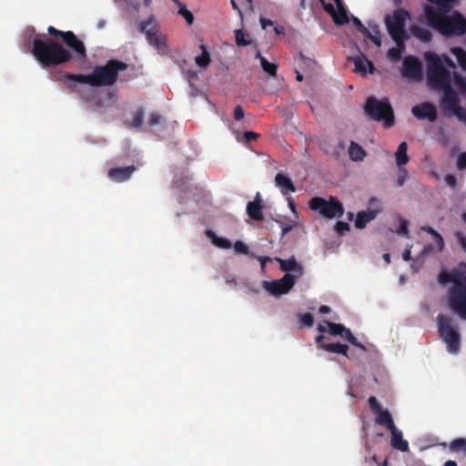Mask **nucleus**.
I'll use <instances>...</instances> for the list:
<instances>
[{"instance_id":"nucleus-1","label":"nucleus","mask_w":466,"mask_h":466,"mask_svg":"<svg viewBox=\"0 0 466 466\" xmlns=\"http://www.w3.org/2000/svg\"><path fill=\"white\" fill-rule=\"evenodd\" d=\"M437 5H425L423 7L427 24L444 36H460L466 34V17L459 11L449 13L456 0H428Z\"/></svg>"},{"instance_id":"nucleus-2","label":"nucleus","mask_w":466,"mask_h":466,"mask_svg":"<svg viewBox=\"0 0 466 466\" xmlns=\"http://www.w3.org/2000/svg\"><path fill=\"white\" fill-rule=\"evenodd\" d=\"M128 65L117 59H110L104 66H96L90 74L66 73L64 78L79 84L91 86H110L116 84L118 73L127 70Z\"/></svg>"},{"instance_id":"nucleus-3","label":"nucleus","mask_w":466,"mask_h":466,"mask_svg":"<svg viewBox=\"0 0 466 466\" xmlns=\"http://www.w3.org/2000/svg\"><path fill=\"white\" fill-rule=\"evenodd\" d=\"M32 53L45 66H59L71 60V53L61 44L43 35L33 40Z\"/></svg>"},{"instance_id":"nucleus-4","label":"nucleus","mask_w":466,"mask_h":466,"mask_svg":"<svg viewBox=\"0 0 466 466\" xmlns=\"http://www.w3.org/2000/svg\"><path fill=\"white\" fill-rule=\"evenodd\" d=\"M428 61L427 80L431 88L441 89L451 85V73L447 69L440 56L435 53L428 52L425 54Z\"/></svg>"},{"instance_id":"nucleus-5","label":"nucleus","mask_w":466,"mask_h":466,"mask_svg":"<svg viewBox=\"0 0 466 466\" xmlns=\"http://www.w3.org/2000/svg\"><path fill=\"white\" fill-rule=\"evenodd\" d=\"M364 111L370 119L383 121L386 127H391L395 123L393 109L388 98L379 100L375 96L368 97Z\"/></svg>"},{"instance_id":"nucleus-6","label":"nucleus","mask_w":466,"mask_h":466,"mask_svg":"<svg viewBox=\"0 0 466 466\" xmlns=\"http://www.w3.org/2000/svg\"><path fill=\"white\" fill-rule=\"evenodd\" d=\"M438 331L442 340L447 345L450 353L456 354L461 349V335L454 326L453 319L444 314H439L436 318Z\"/></svg>"},{"instance_id":"nucleus-7","label":"nucleus","mask_w":466,"mask_h":466,"mask_svg":"<svg viewBox=\"0 0 466 466\" xmlns=\"http://www.w3.org/2000/svg\"><path fill=\"white\" fill-rule=\"evenodd\" d=\"M410 17L408 11L404 9H397L392 15H387L384 22L393 41L402 42L410 38L408 32L405 29L406 20Z\"/></svg>"},{"instance_id":"nucleus-8","label":"nucleus","mask_w":466,"mask_h":466,"mask_svg":"<svg viewBox=\"0 0 466 466\" xmlns=\"http://www.w3.org/2000/svg\"><path fill=\"white\" fill-rule=\"evenodd\" d=\"M309 208L327 218H339L344 212L342 204L334 197L329 200L314 197L309 200Z\"/></svg>"},{"instance_id":"nucleus-9","label":"nucleus","mask_w":466,"mask_h":466,"mask_svg":"<svg viewBox=\"0 0 466 466\" xmlns=\"http://www.w3.org/2000/svg\"><path fill=\"white\" fill-rule=\"evenodd\" d=\"M47 32L55 37L61 38L78 58L84 59L86 57V50L84 43L78 39L72 31H61L50 25L47 28Z\"/></svg>"},{"instance_id":"nucleus-10","label":"nucleus","mask_w":466,"mask_h":466,"mask_svg":"<svg viewBox=\"0 0 466 466\" xmlns=\"http://www.w3.org/2000/svg\"><path fill=\"white\" fill-rule=\"evenodd\" d=\"M438 282L441 285L453 283L451 289H461L466 287V265L461 263L459 268L448 271L442 269L438 275Z\"/></svg>"},{"instance_id":"nucleus-11","label":"nucleus","mask_w":466,"mask_h":466,"mask_svg":"<svg viewBox=\"0 0 466 466\" xmlns=\"http://www.w3.org/2000/svg\"><path fill=\"white\" fill-rule=\"evenodd\" d=\"M448 306L461 319L466 320V288L450 289Z\"/></svg>"},{"instance_id":"nucleus-12","label":"nucleus","mask_w":466,"mask_h":466,"mask_svg":"<svg viewBox=\"0 0 466 466\" xmlns=\"http://www.w3.org/2000/svg\"><path fill=\"white\" fill-rule=\"evenodd\" d=\"M296 276L286 273L280 279L263 281V287L271 295L279 296L288 293L295 285Z\"/></svg>"},{"instance_id":"nucleus-13","label":"nucleus","mask_w":466,"mask_h":466,"mask_svg":"<svg viewBox=\"0 0 466 466\" xmlns=\"http://www.w3.org/2000/svg\"><path fill=\"white\" fill-rule=\"evenodd\" d=\"M422 66L419 59L413 56H408L403 59L401 75L405 78L417 79L421 76Z\"/></svg>"},{"instance_id":"nucleus-14","label":"nucleus","mask_w":466,"mask_h":466,"mask_svg":"<svg viewBox=\"0 0 466 466\" xmlns=\"http://www.w3.org/2000/svg\"><path fill=\"white\" fill-rule=\"evenodd\" d=\"M150 24L151 22L149 20L142 21L138 25L139 31L146 34L147 43L150 46H154L157 50H163L166 48L165 41L160 35H157V31L147 28Z\"/></svg>"},{"instance_id":"nucleus-15","label":"nucleus","mask_w":466,"mask_h":466,"mask_svg":"<svg viewBox=\"0 0 466 466\" xmlns=\"http://www.w3.org/2000/svg\"><path fill=\"white\" fill-rule=\"evenodd\" d=\"M411 112L415 117L419 119H428L431 122L435 121L438 116L436 107L429 102H424L413 106Z\"/></svg>"},{"instance_id":"nucleus-16","label":"nucleus","mask_w":466,"mask_h":466,"mask_svg":"<svg viewBox=\"0 0 466 466\" xmlns=\"http://www.w3.org/2000/svg\"><path fill=\"white\" fill-rule=\"evenodd\" d=\"M136 169L137 168L134 165L125 167H112L108 170L107 177L113 182L122 183L128 180Z\"/></svg>"},{"instance_id":"nucleus-17","label":"nucleus","mask_w":466,"mask_h":466,"mask_svg":"<svg viewBox=\"0 0 466 466\" xmlns=\"http://www.w3.org/2000/svg\"><path fill=\"white\" fill-rule=\"evenodd\" d=\"M443 96L441 98V106L450 111H456L459 108V98L451 85L447 87H441Z\"/></svg>"},{"instance_id":"nucleus-18","label":"nucleus","mask_w":466,"mask_h":466,"mask_svg":"<svg viewBox=\"0 0 466 466\" xmlns=\"http://www.w3.org/2000/svg\"><path fill=\"white\" fill-rule=\"evenodd\" d=\"M262 208L263 205L260 194L257 193L255 199L253 201H249L247 205V214L251 219L260 221L264 218Z\"/></svg>"},{"instance_id":"nucleus-19","label":"nucleus","mask_w":466,"mask_h":466,"mask_svg":"<svg viewBox=\"0 0 466 466\" xmlns=\"http://www.w3.org/2000/svg\"><path fill=\"white\" fill-rule=\"evenodd\" d=\"M380 212V208H379L373 209L369 208L367 210L358 212L355 220V227L360 229L364 228L367 224L373 220Z\"/></svg>"},{"instance_id":"nucleus-20","label":"nucleus","mask_w":466,"mask_h":466,"mask_svg":"<svg viewBox=\"0 0 466 466\" xmlns=\"http://www.w3.org/2000/svg\"><path fill=\"white\" fill-rule=\"evenodd\" d=\"M390 431V444L398 451H407L409 450V442L403 439L402 432L396 426L389 429Z\"/></svg>"},{"instance_id":"nucleus-21","label":"nucleus","mask_w":466,"mask_h":466,"mask_svg":"<svg viewBox=\"0 0 466 466\" xmlns=\"http://www.w3.org/2000/svg\"><path fill=\"white\" fill-rule=\"evenodd\" d=\"M275 184L280 189L283 195H288L296 191L292 180L285 174L279 172L275 177Z\"/></svg>"},{"instance_id":"nucleus-22","label":"nucleus","mask_w":466,"mask_h":466,"mask_svg":"<svg viewBox=\"0 0 466 466\" xmlns=\"http://www.w3.org/2000/svg\"><path fill=\"white\" fill-rule=\"evenodd\" d=\"M355 72L359 74L365 75L367 73V66H369V71L372 74L375 71V66L371 61H370L364 56H356L353 58Z\"/></svg>"},{"instance_id":"nucleus-23","label":"nucleus","mask_w":466,"mask_h":466,"mask_svg":"<svg viewBox=\"0 0 466 466\" xmlns=\"http://www.w3.org/2000/svg\"><path fill=\"white\" fill-rule=\"evenodd\" d=\"M277 260L279 261L280 269L282 271H295L298 273L296 278L302 274V268L298 264L296 258L293 256L288 259L277 258Z\"/></svg>"},{"instance_id":"nucleus-24","label":"nucleus","mask_w":466,"mask_h":466,"mask_svg":"<svg viewBox=\"0 0 466 466\" xmlns=\"http://www.w3.org/2000/svg\"><path fill=\"white\" fill-rule=\"evenodd\" d=\"M374 414L376 415L375 421L377 424L384 426L388 430L395 426L392 416L387 409H380Z\"/></svg>"},{"instance_id":"nucleus-25","label":"nucleus","mask_w":466,"mask_h":466,"mask_svg":"<svg viewBox=\"0 0 466 466\" xmlns=\"http://www.w3.org/2000/svg\"><path fill=\"white\" fill-rule=\"evenodd\" d=\"M351 21L360 33L370 39L377 46H381V40L378 36L372 35L369 28H367L358 17L352 16Z\"/></svg>"},{"instance_id":"nucleus-26","label":"nucleus","mask_w":466,"mask_h":466,"mask_svg":"<svg viewBox=\"0 0 466 466\" xmlns=\"http://www.w3.org/2000/svg\"><path fill=\"white\" fill-rule=\"evenodd\" d=\"M320 348L326 351L332 353L342 354L345 357H348L349 346L346 344H342L339 342L337 343H324L320 345Z\"/></svg>"},{"instance_id":"nucleus-27","label":"nucleus","mask_w":466,"mask_h":466,"mask_svg":"<svg viewBox=\"0 0 466 466\" xmlns=\"http://www.w3.org/2000/svg\"><path fill=\"white\" fill-rule=\"evenodd\" d=\"M349 156L353 161H361L366 156V151L358 143L351 141L349 147Z\"/></svg>"},{"instance_id":"nucleus-28","label":"nucleus","mask_w":466,"mask_h":466,"mask_svg":"<svg viewBox=\"0 0 466 466\" xmlns=\"http://www.w3.org/2000/svg\"><path fill=\"white\" fill-rule=\"evenodd\" d=\"M206 234L210 238L212 244L215 245L216 247H218L219 248H225V249L231 248V242L228 238H222V237H218L210 229L207 230Z\"/></svg>"},{"instance_id":"nucleus-29","label":"nucleus","mask_w":466,"mask_h":466,"mask_svg":"<svg viewBox=\"0 0 466 466\" xmlns=\"http://www.w3.org/2000/svg\"><path fill=\"white\" fill-rule=\"evenodd\" d=\"M407 148H408V146H407L406 142H401L397 148L395 157H396V163L399 167L406 165L409 162L410 158L407 155Z\"/></svg>"},{"instance_id":"nucleus-30","label":"nucleus","mask_w":466,"mask_h":466,"mask_svg":"<svg viewBox=\"0 0 466 466\" xmlns=\"http://www.w3.org/2000/svg\"><path fill=\"white\" fill-rule=\"evenodd\" d=\"M412 35L424 43H428L432 39V34L430 30L420 27L419 25H413L410 28Z\"/></svg>"},{"instance_id":"nucleus-31","label":"nucleus","mask_w":466,"mask_h":466,"mask_svg":"<svg viewBox=\"0 0 466 466\" xmlns=\"http://www.w3.org/2000/svg\"><path fill=\"white\" fill-rule=\"evenodd\" d=\"M256 58H258L262 69L268 73L270 76H276L278 71V66L274 63L268 62L264 56H261L260 52L258 51Z\"/></svg>"},{"instance_id":"nucleus-32","label":"nucleus","mask_w":466,"mask_h":466,"mask_svg":"<svg viewBox=\"0 0 466 466\" xmlns=\"http://www.w3.org/2000/svg\"><path fill=\"white\" fill-rule=\"evenodd\" d=\"M421 230L425 231L432 236L433 240L436 244V247H437V249L439 252H441L444 249L445 243H444L442 237L441 236V234L439 232H437L431 226H423V227H421Z\"/></svg>"},{"instance_id":"nucleus-33","label":"nucleus","mask_w":466,"mask_h":466,"mask_svg":"<svg viewBox=\"0 0 466 466\" xmlns=\"http://www.w3.org/2000/svg\"><path fill=\"white\" fill-rule=\"evenodd\" d=\"M421 230L425 231L432 236L433 240L436 244V247H437V249L439 252H441L444 249L445 243H444L442 237L441 236V234L439 232H437L431 226H423V227H421Z\"/></svg>"},{"instance_id":"nucleus-34","label":"nucleus","mask_w":466,"mask_h":466,"mask_svg":"<svg viewBox=\"0 0 466 466\" xmlns=\"http://www.w3.org/2000/svg\"><path fill=\"white\" fill-rule=\"evenodd\" d=\"M405 42L406 41H402L401 43L398 42V41H394V43L396 44V46L391 47L388 50V57L390 60L397 62L400 59L401 55L405 50Z\"/></svg>"},{"instance_id":"nucleus-35","label":"nucleus","mask_w":466,"mask_h":466,"mask_svg":"<svg viewBox=\"0 0 466 466\" xmlns=\"http://www.w3.org/2000/svg\"><path fill=\"white\" fill-rule=\"evenodd\" d=\"M200 48L202 53L201 55L196 56L195 61L199 67L206 68L211 62L210 55L205 46H200Z\"/></svg>"},{"instance_id":"nucleus-36","label":"nucleus","mask_w":466,"mask_h":466,"mask_svg":"<svg viewBox=\"0 0 466 466\" xmlns=\"http://www.w3.org/2000/svg\"><path fill=\"white\" fill-rule=\"evenodd\" d=\"M451 54L456 57L457 62L462 70H466V51L460 46L451 49Z\"/></svg>"},{"instance_id":"nucleus-37","label":"nucleus","mask_w":466,"mask_h":466,"mask_svg":"<svg viewBox=\"0 0 466 466\" xmlns=\"http://www.w3.org/2000/svg\"><path fill=\"white\" fill-rule=\"evenodd\" d=\"M340 337L342 339L348 340L353 346L360 349L361 350H363V351L366 350L365 346L361 342H360L358 340V339L355 336H353L350 329L346 328L345 326H344V330H342V335H340Z\"/></svg>"},{"instance_id":"nucleus-38","label":"nucleus","mask_w":466,"mask_h":466,"mask_svg":"<svg viewBox=\"0 0 466 466\" xmlns=\"http://www.w3.org/2000/svg\"><path fill=\"white\" fill-rule=\"evenodd\" d=\"M324 9L332 16L334 23L337 25H343L350 22V19H342L338 12L335 10L332 4H327L324 5Z\"/></svg>"},{"instance_id":"nucleus-39","label":"nucleus","mask_w":466,"mask_h":466,"mask_svg":"<svg viewBox=\"0 0 466 466\" xmlns=\"http://www.w3.org/2000/svg\"><path fill=\"white\" fill-rule=\"evenodd\" d=\"M325 324L329 327V332L333 336L342 335L344 330V325L340 323H333L330 321H325Z\"/></svg>"},{"instance_id":"nucleus-40","label":"nucleus","mask_w":466,"mask_h":466,"mask_svg":"<svg viewBox=\"0 0 466 466\" xmlns=\"http://www.w3.org/2000/svg\"><path fill=\"white\" fill-rule=\"evenodd\" d=\"M236 44L239 46H247L250 45L251 41L248 40L242 29L235 30Z\"/></svg>"},{"instance_id":"nucleus-41","label":"nucleus","mask_w":466,"mask_h":466,"mask_svg":"<svg viewBox=\"0 0 466 466\" xmlns=\"http://www.w3.org/2000/svg\"><path fill=\"white\" fill-rule=\"evenodd\" d=\"M451 449L455 451H466V439L458 438L451 441Z\"/></svg>"},{"instance_id":"nucleus-42","label":"nucleus","mask_w":466,"mask_h":466,"mask_svg":"<svg viewBox=\"0 0 466 466\" xmlns=\"http://www.w3.org/2000/svg\"><path fill=\"white\" fill-rule=\"evenodd\" d=\"M144 121V111L142 108L138 109L132 118L131 126L134 127H140Z\"/></svg>"},{"instance_id":"nucleus-43","label":"nucleus","mask_w":466,"mask_h":466,"mask_svg":"<svg viewBox=\"0 0 466 466\" xmlns=\"http://www.w3.org/2000/svg\"><path fill=\"white\" fill-rule=\"evenodd\" d=\"M178 14L184 16L187 24L191 25L193 23L194 15L190 11L187 9L185 5L179 4Z\"/></svg>"},{"instance_id":"nucleus-44","label":"nucleus","mask_w":466,"mask_h":466,"mask_svg":"<svg viewBox=\"0 0 466 466\" xmlns=\"http://www.w3.org/2000/svg\"><path fill=\"white\" fill-rule=\"evenodd\" d=\"M299 320L302 326L310 328L314 324V318L310 313H304L299 316Z\"/></svg>"},{"instance_id":"nucleus-45","label":"nucleus","mask_w":466,"mask_h":466,"mask_svg":"<svg viewBox=\"0 0 466 466\" xmlns=\"http://www.w3.org/2000/svg\"><path fill=\"white\" fill-rule=\"evenodd\" d=\"M336 5H337V7H338V14L340 15V18L342 19H350L349 16H348V11L343 4V1L342 0H334Z\"/></svg>"},{"instance_id":"nucleus-46","label":"nucleus","mask_w":466,"mask_h":466,"mask_svg":"<svg viewBox=\"0 0 466 466\" xmlns=\"http://www.w3.org/2000/svg\"><path fill=\"white\" fill-rule=\"evenodd\" d=\"M336 5H337V7H338V14L340 15V18L342 19H350L349 16H348V11L343 4V1L342 0H334Z\"/></svg>"},{"instance_id":"nucleus-47","label":"nucleus","mask_w":466,"mask_h":466,"mask_svg":"<svg viewBox=\"0 0 466 466\" xmlns=\"http://www.w3.org/2000/svg\"><path fill=\"white\" fill-rule=\"evenodd\" d=\"M335 229L339 235H344L346 232L350 231V227L347 222L338 221Z\"/></svg>"},{"instance_id":"nucleus-48","label":"nucleus","mask_w":466,"mask_h":466,"mask_svg":"<svg viewBox=\"0 0 466 466\" xmlns=\"http://www.w3.org/2000/svg\"><path fill=\"white\" fill-rule=\"evenodd\" d=\"M161 120H162L161 115H159L157 112H153V113H151L149 115V118L147 120V124L150 127H154V126L158 125L161 122Z\"/></svg>"},{"instance_id":"nucleus-49","label":"nucleus","mask_w":466,"mask_h":466,"mask_svg":"<svg viewBox=\"0 0 466 466\" xmlns=\"http://www.w3.org/2000/svg\"><path fill=\"white\" fill-rule=\"evenodd\" d=\"M234 249L236 252L247 255L248 254V246L242 242V241H237L234 244Z\"/></svg>"},{"instance_id":"nucleus-50","label":"nucleus","mask_w":466,"mask_h":466,"mask_svg":"<svg viewBox=\"0 0 466 466\" xmlns=\"http://www.w3.org/2000/svg\"><path fill=\"white\" fill-rule=\"evenodd\" d=\"M397 233L398 235L409 236V222L406 219H400V225Z\"/></svg>"},{"instance_id":"nucleus-51","label":"nucleus","mask_w":466,"mask_h":466,"mask_svg":"<svg viewBox=\"0 0 466 466\" xmlns=\"http://www.w3.org/2000/svg\"><path fill=\"white\" fill-rule=\"evenodd\" d=\"M368 401H369L370 408L373 413H375L378 410H380V409H382L381 406L380 405L379 401L377 400L376 397L370 396L369 398Z\"/></svg>"},{"instance_id":"nucleus-52","label":"nucleus","mask_w":466,"mask_h":466,"mask_svg":"<svg viewBox=\"0 0 466 466\" xmlns=\"http://www.w3.org/2000/svg\"><path fill=\"white\" fill-rule=\"evenodd\" d=\"M455 237L461 249L466 252V236L462 232H457Z\"/></svg>"},{"instance_id":"nucleus-53","label":"nucleus","mask_w":466,"mask_h":466,"mask_svg":"<svg viewBox=\"0 0 466 466\" xmlns=\"http://www.w3.org/2000/svg\"><path fill=\"white\" fill-rule=\"evenodd\" d=\"M457 167L460 170L466 168V152L461 153L457 159Z\"/></svg>"},{"instance_id":"nucleus-54","label":"nucleus","mask_w":466,"mask_h":466,"mask_svg":"<svg viewBox=\"0 0 466 466\" xmlns=\"http://www.w3.org/2000/svg\"><path fill=\"white\" fill-rule=\"evenodd\" d=\"M408 177V171L402 167H400V174L397 179L398 186H402Z\"/></svg>"},{"instance_id":"nucleus-55","label":"nucleus","mask_w":466,"mask_h":466,"mask_svg":"<svg viewBox=\"0 0 466 466\" xmlns=\"http://www.w3.org/2000/svg\"><path fill=\"white\" fill-rule=\"evenodd\" d=\"M441 58L442 59L443 65H444L445 67L448 66V67L453 68V69L456 67L454 62L452 61V59L449 56L442 55L441 56Z\"/></svg>"},{"instance_id":"nucleus-56","label":"nucleus","mask_w":466,"mask_h":466,"mask_svg":"<svg viewBox=\"0 0 466 466\" xmlns=\"http://www.w3.org/2000/svg\"><path fill=\"white\" fill-rule=\"evenodd\" d=\"M369 26H370L369 30L370 31L372 35H376V36H378L380 39V26L377 24H372V23H369Z\"/></svg>"},{"instance_id":"nucleus-57","label":"nucleus","mask_w":466,"mask_h":466,"mask_svg":"<svg viewBox=\"0 0 466 466\" xmlns=\"http://www.w3.org/2000/svg\"><path fill=\"white\" fill-rule=\"evenodd\" d=\"M234 117L236 120H240L244 117V111L240 106L234 108Z\"/></svg>"},{"instance_id":"nucleus-58","label":"nucleus","mask_w":466,"mask_h":466,"mask_svg":"<svg viewBox=\"0 0 466 466\" xmlns=\"http://www.w3.org/2000/svg\"><path fill=\"white\" fill-rule=\"evenodd\" d=\"M259 137V135L253 131H245L244 132V137L247 142L251 141L252 139H256Z\"/></svg>"},{"instance_id":"nucleus-59","label":"nucleus","mask_w":466,"mask_h":466,"mask_svg":"<svg viewBox=\"0 0 466 466\" xmlns=\"http://www.w3.org/2000/svg\"><path fill=\"white\" fill-rule=\"evenodd\" d=\"M411 248L412 246H409L403 252L402 254V258L405 260V261H410L411 260Z\"/></svg>"},{"instance_id":"nucleus-60","label":"nucleus","mask_w":466,"mask_h":466,"mask_svg":"<svg viewBox=\"0 0 466 466\" xmlns=\"http://www.w3.org/2000/svg\"><path fill=\"white\" fill-rule=\"evenodd\" d=\"M432 250H433V245L428 244V245L423 247V248H422V250L420 252V256L421 257L428 256Z\"/></svg>"},{"instance_id":"nucleus-61","label":"nucleus","mask_w":466,"mask_h":466,"mask_svg":"<svg viewBox=\"0 0 466 466\" xmlns=\"http://www.w3.org/2000/svg\"><path fill=\"white\" fill-rule=\"evenodd\" d=\"M445 180L447 182V184L451 187H455L456 184H457V180H456V177L452 175H448L446 177H445Z\"/></svg>"},{"instance_id":"nucleus-62","label":"nucleus","mask_w":466,"mask_h":466,"mask_svg":"<svg viewBox=\"0 0 466 466\" xmlns=\"http://www.w3.org/2000/svg\"><path fill=\"white\" fill-rule=\"evenodd\" d=\"M259 22L263 29H266L268 25H273V22L270 19L265 17H260Z\"/></svg>"},{"instance_id":"nucleus-63","label":"nucleus","mask_w":466,"mask_h":466,"mask_svg":"<svg viewBox=\"0 0 466 466\" xmlns=\"http://www.w3.org/2000/svg\"><path fill=\"white\" fill-rule=\"evenodd\" d=\"M230 3H231V5H232V8L238 13L240 18L242 19L243 18V14H242V11L239 8L238 5L237 4L236 0H230Z\"/></svg>"},{"instance_id":"nucleus-64","label":"nucleus","mask_w":466,"mask_h":466,"mask_svg":"<svg viewBox=\"0 0 466 466\" xmlns=\"http://www.w3.org/2000/svg\"><path fill=\"white\" fill-rule=\"evenodd\" d=\"M458 85L460 86V87L463 90L466 91V77L465 78H462L461 77L459 80H458Z\"/></svg>"}]
</instances>
